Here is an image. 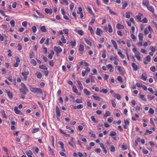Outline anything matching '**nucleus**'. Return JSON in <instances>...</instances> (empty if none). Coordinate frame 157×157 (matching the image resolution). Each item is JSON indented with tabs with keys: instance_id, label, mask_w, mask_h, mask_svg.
<instances>
[{
	"instance_id": "obj_1",
	"label": "nucleus",
	"mask_w": 157,
	"mask_h": 157,
	"mask_svg": "<svg viewBox=\"0 0 157 157\" xmlns=\"http://www.w3.org/2000/svg\"><path fill=\"white\" fill-rule=\"evenodd\" d=\"M30 90L31 92L37 94H40L42 92V90L40 88H31Z\"/></svg>"
},
{
	"instance_id": "obj_2",
	"label": "nucleus",
	"mask_w": 157,
	"mask_h": 157,
	"mask_svg": "<svg viewBox=\"0 0 157 157\" xmlns=\"http://www.w3.org/2000/svg\"><path fill=\"white\" fill-rule=\"evenodd\" d=\"M56 111L57 117H60L61 116L60 111L59 107L57 105H56Z\"/></svg>"
},
{
	"instance_id": "obj_3",
	"label": "nucleus",
	"mask_w": 157,
	"mask_h": 157,
	"mask_svg": "<svg viewBox=\"0 0 157 157\" xmlns=\"http://www.w3.org/2000/svg\"><path fill=\"white\" fill-rule=\"evenodd\" d=\"M151 27L150 26H149L148 27H146L145 28L144 30V34L145 35H147L148 34L149 32L151 31Z\"/></svg>"
},
{
	"instance_id": "obj_4",
	"label": "nucleus",
	"mask_w": 157,
	"mask_h": 157,
	"mask_svg": "<svg viewBox=\"0 0 157 157\" xmlns=\"http://www.w3.org/2000/svg\"><path fill=\"white\" fill-rule=\"evenodd\" d=\"M72 107L75 109H81L83 107V105L82 104L78 105H77L72 106Z\"/></svg>"
},
{
	"instance_id": "obj_5",
	"label": "nucleus",
	"mask_w": 157,
	"mask_h": 157,
	"mask_svg": "<svg viewBox=\"0 0 157 157\" xmlns=\"http://www.w3.org/2000/svg\"><path fill=\"white\" fill-rule=\"evenodd\" d=\"M5 91L6 93L7 94L8 97L10 99H12L13 98V94H12L10 91L7 90H5Z\"/></svg>"
},
{
	"instance_id": "obj_6",
	"label": "nucleus",
	"mask_w": 157,
	"mask_h": 157,
	"mask_svg": "<svg viewBox=\"0 0 157 157\" xmlns=\"http://www.w3.org/2000/svg\"><path fill=\"white\" fill-rule=\"evenodd\" d=\"M16 62L13 64V66L15 67H17L18 66V64L20 63V59L19 58L17 57L16 59Z\"/></svg>"
},
{
	"instance_id": "obj_7",
	"label": "nucleus",
	"mask_w": 157,
	"mask_h": 157,
	"mask_svg": "<svg viewBox=\"0 0 157 157\" xmlns=\"http://www.w3.org/2000/svg\"><path fill=\"white\" fill-rule=\"evenodd\" d=\"M147 75L146 73H144L142 74L141 77V79L145 81L147 80Z\"/></svg>"
},
{
	"instance_id": "obj_8",
	"label": "nucleus",
	"mask_w": 157,
	"mask_h": 157,
	"mask_svg": "<svg viewBox=\"0 0 157 157\" xmlns=\"http://www.w3.org/2000/svg\"><path fill=\"white\" fill-rule=\"evenodd\" d=\"M140 53L139 52H135V56L137 58V59L140 61L141 60V57L140 56Z\"/></svg>"
},
{
	"instance_id": "obj_9",
	"label": "nucleus",
	"mask_w": 157,
	"mask_h": 157,
	"mask_svg": "<svg viewBox=\"0 0 157 157\" xmlns=\"http://www.w3.org/2000/svg\"><path fill=\"white\" fill-rule=\"evenodd\" d=\"M54 49L55 52L57 53H58V52H61L62 51L61 48L60 47L56 46H55Z\"/></svg>"
},
{
	"instance_id": "obj_10",
	"label": "nucleus",
	"mask_w": 157,
	"mask_h": 157,
	"mask_svg": "<svg viewBox=\"0 0 157 157\" xmlns=\"http://www.w3.org/2000/svg\"><path fill=\"white\" fill-rule=\"evenodd\" d=\"M25 153L29 157H32L31 155L33 154V153L30 150H27Z\"/></svg>"
},
{
	"instance_id": "obj_11",
	"label": "nucleus",
	"mask_w": 157,
	"mask_h": 157,
	"mask_svg": "<svg viewBox=\"0 0 157 157\" xmlns=\"http://www.w3.org/2000/svg\"><path fill=\"white\" fill-rule=\"evenodd\" d=\"M14 111L16 114H20V115L22 114V113H21L20 110H18V108L17 107H15L14 108Z\"/></svg>"
},
{
	"instance_id": "obj_12",
	"label": "nucleus",
	"mask_w": 157,
	"mask_h": 157,
	"mask_svg": "<svg viewBox=\"0 0 157 157\" xmlns=\"http://www.w3.org/2000/svg\"><path fill=\"white\" fill-rule=\"evenodd\" d=\"M107 67L108 69H109V72H113V67L111 64H109L107 66Z\"/></svg>"
},
{
	"instance_id": "obj_13",
	"label": "nucleus",
	"mask_w": 157,
	"mask_h": 157,
	"mask_svg": "<svg viewBox=\"0 0 157 157\" xmlns=\"http://www.w3.org/2000/svg\"><path fill=\"white\" fill-rule=\"evenodd\" d=\"M75 31L80 35L82 36L83 34V32L81 30H78L76 29L75 30Z\"/></svg>"
},
{
	"instance_id": "obj_14",
	"label": "nucleus",
	"mask_w": 157,
	"mask_h": 157,
	"mask_svg": "<svg viewBox=\"0 0 157 157\" xmlns=\"http://www.w3.org/2000/svg\"><path fill=\"white\" fill-rule=\"evenodd\" d=\"M132 66L133 67L134 71H136L138 69V66L134 63H132Z\"/></svg>"
},
{
	"instance_id": "obj_15",
	"label": "nucleus",
	"mask_w": 157,
	"mask_h": 157,
	"mask_svg": "<svg viewBox=\"0 0 157 157\" xmlns=\"http://www.w3.org/2000/svg\"><path fill=\"white\" fill-rule=\"evenodd\" d=\"M111 42L115 49L116 50H117L118 49V47L115 41L113 40H111Z\"/></svg>"
},
{
	"instance_id": "obj_16",
	"label": "nucleus",
	"mask_w": 157,
	"mask_h": 157,
	"mask_svg": "<svg viewBox=\"0 0 157 157\" xmlns=\"http://www.w3.org/2000/svg\"><path fill=\"white\" fill-rule=\"evenodd\" d=\"M149 4L148 0H143V6H147Z\"/></svg>"
},
{
	"instance_id": "obj_17",
	"label": "nucleus",
	"mask_w": 157,
	"mask_h": 157,
	"mask_svg": "<svg viewBox=\"0 0 157 157\" xmlns=\"http://www.w3.org/2000/svg\"><path fill=\"white\" fill-rule=\"evenodd\" d=\"M45 11L47 13L51 14L52 13V10L51 9L46 8L45 9Z\"/></svg>"
},
{
	"instance_id": "obj_18",
	"label": "nucleus",
	"mask_w": 157,
	"mask_h": 157,
	"mask_svg": "<svg viewBox=\"0 0 157 157\" xmlns=\"http://www.w3.org/2000/svg\"><path fill=\"white\" fill-rule=\"evenodd\" d=\"M21 87L23 89L25 90L27 92H28L29 91V90L25 85L23 83H21Z\"/></svg>"
},
{
	"instance_id": "obj_19",
	"label": "nucleus",
	"mask_w": 157,
	"mask_h": 157,
	"mask_svg": "<svg viewBox=\"0 0 157 157\" xmlns=\"http://www.w3.org/2000/svg\"><path fill=\"white\" fill-rule=\"evenodd\" d=\"M116 27L118 29H123L124 27L123 25L117 24L116 25Z\"/></svg>"
},
{
	"instance_id": "obj_20",
	"label": "nucleus",
	"mask_w": 157,
	"mask_h": 157,
	"mask_svg": "<svg viewBox=\"0 0 157 157\" xmlns=\"http://www.w3.org/2000/svg\"><path fill=\"white\" fill-rule=\"evenodd\" d=\"M147 7L149 10L152 13L154 12V9L153 6H147Z\"/></svg>"
},
{
	"instance_id": "obj_21",
	"label": "nucleus",
	"mask_w": 157,
	"mask_h": 157,
	"mask_svg": "<svg viewBox=\"0 0 157 157\" xmlns=\"http://www.w3.org/2000/svg\"><path fill=\"white\" fill-rule=\"evenodd\" d=\"M96 31V34L99 36H101V33L102 32V30L98 28L97 29Z\"/></svg>"
},
{
	"instance_id": "obj_22",
	"label": "nucleus",
	"mask_w": 157,
	"mask_h": 157,
	"mask_svg": "<svg viewBox=\"0 0 157 157\" xmlns=\"http://www.w3.org/2000/svg\"><path fill=\"white\" fill-rule=\"evenodd\" d=\"M72 90H73V91L77 94H78V95H80L81 94L80 93L78 94V90L74 86H73L72 87Z\"/></svg>"
},
{
	"instance_id": "obj_23",
	"label": "nucleus",
	"mask_w": 157,
	"mask_h": 157,
	"mask_svg": "<svg viewBox=\"0 0 157 157\" xmlns=\"http://www.w3.org/2000/svg\"><path fill=\"white\" fill-rule=\"evenodd\" d=\"M84 49V46L83 45L80 44L79 45L78 50L80 52H82Z\"/></svg>"
},
{
	"instance_id": "obj_24",
	"label": "nucleus",
	"mask_w": 157,
	"mask_h": 157,
	"mask_svg": "<svg viewBox=\"0 0 157 157\" xmlns=\"http://www.w3.org/2000/svg\"><path fill=\"white\" fill-rule=\"evenodd\" d=\"M83 92L85 94L89 96L90 95V93L86 89H85L83 90Z\"/></svg>"
},
{
	"instance_id": "obj_25",
	"label": "nucleus",
	"mask_w": 157,
	"mask_h": 157,
	"mask_svg": "<svg viewBox=\"0 0 157 157\" xmlns=\"http://www.w3.org/2000/svg\"><path fill=\"white\" fill-rule=\"evenodd\" d=\"M19 90L24 95H26L27 94V91L26 90H24V89H23V88H21L19 89Z\"/></svg>"
},
{
	"instance_id": "obj_26",
	"label": "nucleus",
	"mask_w": 157,
	"mask_h": 157,
	"mask_svg": "<svg viewBox=\"0 0 157 157\" xmlns=\"http://www.w3.org/2000/svg\"><path fill=\"white\" fill-rule=\"evenodd\" d=\"M139 97L140 98L144 101H147L146 99L144 98L145 97V95L144 94H139Z\"/></svg>"
},
{
	"instance_id": "obj_27",
	"label": "nucleus",
	"mask_w": 157,
	"mask_h": 157,
	"mask_svg": "<svg viewBox=\"0 0 157 157\" xmlns=\"http://www.w3.org/2000/svg\"><path fill=\"white\" fill-rule=\"evenodd\" d=\"M90 118L92 121L94 122V123H96L98 122V120H96L94 117V116H92Z\"/></svg>"
},
{
	"instance_id": "obj_28",
	"label": "nucleus",
	"mask_w": 157,
	"mask_h": 157,
	"mask_svg": "<svg viewBox=\"0 0 157 157\" xmlns=\"http://www.w3.org/2000/svg\"><path fill=\"white\" fill-rule=\"evenodd\" d=\"M118 54L120 55L121 58L123 59L125 57V55L122 53L121 51H119L118 52Z\"/></svg>"
},
{
	"instance_id": "obj_29",
	"label": "nucleus",
	"mask_w": 157,
	"mask_h": 157,
	"mask_svg": "<svg viewBox=\"0 0 157 157\" xmlns=\"http://www.w3.org/2000/svg\"><path fill=\"white\" fill-rule=\"evenodd\" d=\"M100 93H103L104 94H106L108 92V90L107 89H102L100 90Z\"/></svg>"
},
{
	"instance_id": "obj_30",
	"label": "nucleus",
	"mask_w": 157,
	"mask_h": 157,
	"mask_svg": "<svg viewBox=\"0 0 157 157\" xmlns=\"http://www.w3.org/2000/svg\"><path fill=\"white\" fill-rule=\"evenodd\" d=\"M139 40L140 41H143V34L141 33H140L139 35Z\"/></svg>"
},
{
	"instance_id": "obj_31",
	"label": "nucleus",
	"mask_w": 157,
	"mask_h": 157,
	"mask_svg": "<svg viewBox=\"0 0 157 157\" xmlns=\"http://www.w3.org/2000/svg\"><path fill=\"white\" fill-rule=\"evenodd\" d=\"M36 75L37 78H41L42 77V74L40 72H36Z\"/></svg>"
},
{
	"instance_id": "obj_32",
	"label": "nucleus",
	"mask_w": 157,
	"mask_h": 157,
	"mask_svg": "<svg viewBox=\"0 0 157 157\" xmlns=\"http://www.w3.org/2000/svg\"><path fill=\"white\" fill-rule=\"evenodd\" d=\"M108 27L109 28V29L108 31L109 33H111L113 32V30L111 26V25L110 24H108Z\"/></svg>"
},
{
	"instance_id": "obj_33",
	"label": "nucleus",
	"mask_w": 157,
	"mask_h": 157,
	"mask_svg": "<svg viewBox=\"0 0 157 157\" xmlns=\"http://www.w3.org/2000/svg\"><path fill=\"white\" fill-rule=\"evenodd\" d=\"M109 149L112 152H114L115 151V147L113 145H110L109 147Z\"/></svg>"
},
{
	"instance_id": "obj_34",
	"label": "nucleus",
	"mask_w": 157,
	"mask_h": 157,
	"mask_svg": "<svg viewBox=\"0 0 157 157\" xmlns=\"http://www.w3.org/2000/svg\"><path fill=\"white\" fill-rule=\"evenodd\" d=\"M84 39L87 44H88L90 46H91L92 44L90 42L89 40H87L86 38H84Z\"/></svg>"
},
{
	"instance_id": "obj_35",
	"label": "nucleus",
	"mask_w": 157,
	"mask_h": 157,
	"mask_svg": "<svg viewBox=\"0 0 157 157\" xmlns=\"http://www.w3.org/2000/svg\"><path fill=\"white\" fill-rule=\"evenodd\" d=\"M41 31L43 32H45L46 31V29L45 26H41L40 27Z\"/></svg>"
},
{
	"instance_id": "obj_36",
	"label": "nucleus",
	"mask_w": 157,
	"mask_h": 157,
	"mask_svg": "<svg viewBox=\"0 0 157 157\" xmlns=\"http://www.w3.org/2000/svg\"><path fill=\"white\" fill-rule=\"evenodd\" d=\"M61 40L63 43H66V40L65 39L63 35H62L61 37Z\"/></svg>"
},
{
	"instance_id": "obj_37",
	"label": "nucleus",
	"mask_w": 157,
	"mask_h": 157,
	"mask_svg": "<svg viewBox=\"0 0 157 157\" xmlns=\"http://www.w3.org/2000/svg\"><path fill=\"white\" fill-rule=\"evenodd\" d=\"M117 133L114 131L111 132L109 135V136H117Z\"/></svg>"
},
{
	"instance_id": "obj_38",
	"label": "nucleus",
	"mask_w": 157,
	"mask_h": 157,
	"mask_svg": "<svg viewBox=\"0 0 157 157\" xmlns=\"http://www.w3.org/2000/svg\"><path fill=\"white\" fill-rule=\"evenodd\" d=\"M92 97H93L94 99L96 100L100 101L101 100V98L99 97L95 96L94 95H92Z\"/></svg>"
},
{
	"instance_id": "obj_39",
	"label": "nucleus",
	"mask_w": 157,
	"mask_h": 157,
	"mask_svg": "<svg viewBox=\"0 0 157 157\" xmlns=\"http://www.w3.org/2000/svg\"><path fill=\"white\" fill-rule=\"evenodd\" d=\"M151 44V43L150 41H148L147 42L144 43L143 46L145 47H146L148 45H150Z\"/></svg>"
},
{
	"instance_id": "obj_40",
	"label": "nucleus",
	"mask_w": 157,
	"mask_h": 157,
	"mask_svg": "<svg viewBox=\"0 0 157 157\" xmlns=\"http://www.w3.org/2000/svg\"><path fill=\"white\" fill-rule=\"evenodd\" d=\"M117 80L121 83L123 82L122 78L121 76H118L117 78Z\"/></svg>"
},
{
	"instance_id": "obj_41",
	"label": "nucleus",
	"mask_w": 157,
	"mask_h": 157,
	"mask_svg": "<svg viewBox=\"0 0 157 157\" xmlns=\"http://www.w3.org/2000/svg\"><path fill=\"white\" fill-rule=\"evenodd\" d=\"M21 74L23 76H27L29 75V72L28 71L24 72H22L21 73Z\"/></svg>"
},
{
	"instance_id": "obj_42",
	"label": "nucleus",
	"mask_w": 157,
	"mask_h": 157,
	"mask_svg": "<svg viewBox=\"0 0 157 157\" xmlns=\"http://www.w3.org/2000/svg\"><path fill=\"white\" fill-rule=\"evenodd\" d=\"M110 101L112 103V106L114 107H115L116 106V104L114 100L113 99H111Z\"/></svg>"
},
{
	"instance_id": "obj_43",
	"label": "nucleus",
	"mask_w": 157,
	"mask_h": 157,
	"mask_svg": "<svg viewBox=\"0 0 157 157\" xmlns=\"http://www.w3.org/2000/svg\"><path fill=\"white\" fill-rule=\"evenodd\" d=\"M31 63L34 66H35L36 64V61L33 59H31L30 61Z\"/></svg>"
},
{
	"instance_id": "obj_44",
	"label": "nucleus",
	"mask_w": 157,
	"mask_h": 157,
	"mask_svg": "<svg viewBox=\"0 0 157 157\" xmlns=\"http://www.w3.org/2000/svg\"><path fill=\"white\" fill-rule=\"evenodd\" d=\"M34 56V52H30L29 53V57L30 58H33Z\"/></svg>"
},
{
	"instance_id": "obj_45",
	"label": "nucleus",
	"mask_w": 157,
	"mask_h": 157,
	"mask_svg": "<svg viewBox=\"0 0 157 157\" xmlns=\"http://www.w3.org/2000/svg\"><path fill=\"white\" fill-rule=\"evenodd\" d=\"M128 3L127 2H125L122 3V8L124 9L127 6Z\"/></svg>"
},
{
	"instance_id": "obj_46",
	"label": "nucleus",
	"mask_w": 157,
	"mask_h": 157,
	"mask_svg": "<svg viewBox=\"0 0 157 157\" xmlns=\"http://www.w3.org/2000/svg\"><path fill=\"white\" fill-rule=\"evenodd\" d=\"M39 130V128L33 129L32 130V133H35L38 131Z\"/></svg>"
},
{
	"instance_id": "obj_47",
	"label": "nucleus",
	"mask_w": 157,
	"mask_h": 157,
	"mask_svg": "<svg viewBox=\"0 0 157 157\" xmlns=\"http://www.w3.org/2000/svg\"><path fill=\"white\" fill-rule=\"evenodd\" d=\"M1 113H2V116L4 118H6V119L7 118V117H6V115L5 112L4 110H2V111Z\"/></svg>"
},
{
	"instance_id": "obj_48",
	"label": "nucleus",
	"mask_w": 157,
	"mask_h": 157,
	"mask_svg": "<svg viewBox=\"0 0 157 157\" xmlns=\"http://www.w3.org/2000/svg\"><path fill=\"white\" fill-rule=\"evenodd\" d=\"M88 29L90 31V33L91 34H93L94 33V31L92 27L91 26H90L89 27Z\"/></svg>"
},
{
	"instance_id": "obj_49",
	"label": "nucleus",
	"mask_w": 157,
	"mask_h": 157,
	"mask_svg": "<svg viewBox=\"0 0 157 157\" xmlns=\"http://www.w3.org/2000/svg\"><path fill=\"white\" fill-rule=\"evenodd\" d=\"M121 147L123 150H126L127 149V146L124 145V143H123L121 146Z\"/></svg>"
},
{
	"instance_id": "obj_50",
	"label": "nucleus",
	"mask_w": 157,
	"mask_h": 157,
	"mask_svg": "<svg viewBox=\"0 0 157 157\" xmlns=\"http://www.w3.org/2000/svg\"><path fill=\"white\" fill-rule=\"evenodd\" d=\"M114 97L115 98H117L118 100H120L121 98V96L118 94H116Z\"/></svg>"
},
{
	"instance_id": "obj_51",
	"label": "nucleus",
	"mask_w": 157,
	"mask_h": 157,
	"mask_svg": "<svg viewBox=\"0 0 157 157\" xmlns=\"http://www.w3.org/2000/svg\"><path fill=\"white\" fill-rule=\"evenodd\" d=\"M39 68L42 69L46 70L47 69V67L44 65H41L39 66Z\"/></svg>"
},
{
	"instance_id": "obj_52",
	"label": "nucleus",
	"mask_w": 157,
	"mask_h": 157,
	"mask_svg": "<svg viewBox=\"0 0 157 157\" xmlns=\"http://www.w3.org/2000/svg\"><path fill=\"white\" fill-rule=\"evenodd\" d=\"M147 97L148 99L150 100H152L154 98V96L150 95H147Z\"/></svg>"
},
{
	"instance_id": "obj_53",
	"label": "nucleus",
	"mask_w": 157,
	"mask_h": 157,
	"mask_svg": "<svg viewBox=\"0 0 157 157\" xmlns=\"http://www.w3.org/2000/svg\"><path fill=\"white\" fill-rule=\"evenodd\" d=\"M10 24L11 25L12 27H14L15 25L14 21L13 20H11L10 21Z\"/></svg>"
},
{
	"instance_id": "obj_54",
	"label": "nucleus",
	"mask_w": 157,
	"mask_h": 157,
	"mask_svg": "<svg viewBox=\"0 0 157 157\" xmlns=\"http://www.w3.org/2000/svg\"><path fill=\"white\" fill-rule=\"evenodd\" d=\"M102 56L103 58H105L106 57V51L104 50L102 54Z\"/></svg>"
},
{
	"instance_id": "obj_55",
	"label": "nucleus",
	"mask_w": 157,
	"mask_h": 157,
	"mask_svg": "<svg viewBox=\"0 0 157 157\" xmlns=\"http://www.w3.org/2000/svg\"><path fill=\"white\" fill-rule=\"evenodd\" d=\"M75 102L76 103H82V100L80 99L77 98L76 99Z\"/></svg>"
},
{
	"instance_id": "obj_56",
	"label": "nucleus",
	"mask_w": 157,
	"mask_h": 157,
	"mask_svg": "<svg viewBox=\"0 0 157 157\" xmlns=\"http://www.w3.org/2000/svg\"><path fill=\"white\" fill-rule=\"evenodd\" d=\"M95 21V17L94 16L92 17V20L90 22V24L91 25H92V24L94 23Z\"/></svg>"
},
{
	"instance_id": "obj_57",
	"label": "nucleus",
	"mask_w": 157,
	"mask_h": 157,
	"mask_svg": "<svg viewBox=\"0 0 157 157\" xmlns=\"http://www.w3.org/2000/svg\"><path fill=\"white\" fill-rule=\"evenodd\" d=\"M153 52H155V48L153 46H150L149 48Z\"/></svg>"
},
{
	"instance_id": "obj_58",
	"label": "nucleus",
	"mask_w": 157,
	"mask_h": 157,
	"mask_svg": "<svg viewBox=\"0 0 157 157\" xmlns=\"http://www.w3.org/2000/svg\"><path fill=\"white\" fill-rule=\"evenodd\" d=\"M27 22L26 21H24L22 23V25L23 26L26 27L27 26Z\"/></svg>"
},
{
	"instance_id": "obj_59",
	"label": "nucleus",
	"mask_w": 157,
	"mask_h": 157,
	"mask_svg": "<svg viewBox=\"0 0 157 157\" xmlns=\"http://www.w3.org/2000/svg\"><path fill=\"white\" fill-rule=\"evenodd\" d=\"M110 114L109 113V112L108 111H107L105 114L104 115V116L105 117H107L109 116H110Z\"/></svg>"
},
{
	"instance_id": "obj_60",
	"label": "nucleus",
	"mask_w": 157,
	"mask_h": 157,
	"mask_svg": "<svg viewBox=\"0 0 157 157\" xmlns=\"http://www.w3.org/2000/svg\"><path fill=\"white\" fill-rule=\"evenodd\" d=\"M150 70L154 72L155 70V68L154 66H152L150 67Z\"/></svg>"
},
{
	"instance_id": "obj_61",
	"label": "nucleus",
	"mask_w": 157,
	"mask_h": 157,
	"mask_svg": "<svg viewBox=\"0 0 157 157\" xmlns=\"http://www.w3.org/2000/svg\"><path fill=\"white\" fill-rule=\"evenodd\" d=\"M141 22L144 23H147V20L146 18L145 17L141 21Z\"/></svg>"
},
{
	"instance_id": "obj_62",
	"label": "nucleus",
	"mask_w": 157,
	"mask_h": 157,
	"mask_svg": "<svg viewBox=\"0 0 157 157\" xmlns=\"http://www.w3.org/2000/svg\"><path fill=\"white\" fill-rule=\"evenodd\" d=\"M117 70L118 71L122 73L123 71L121 69V67L120 66H118L117 67Z\"/></svg>"
},
{
	"instance_id": "obj_63",
	"label": "nucleus",
	"mask_w": 157,
	"mask_h": 157,
	"mask_svg": "<svg viewBox=\"0 0 157 157\" xmlns=\"http://www.w3.org/2000/svg\"><path fill=\"white\" fill-rule=\"evenodd\" d=\"M32 30L33 32L34 33H35L36 31V28L35 26H34L32 27Z\"/></svg>"
},
{
	"instance_id": "obj_64",
	"label": "nucleus",
	"mask_w": 157,
	"mask_h": 157,
	"mask_svg": "<svg viewBox=\"0 0 157 157\" xmlns=\"http://www.w3.org/2000/svg\"><path fill=\"white\" fill-rule=\"evenodd\" d=\"M54 63L53 60H51L49 62V64L51 67H53L54 66Z\"/></svg>"
}]
</instances>
